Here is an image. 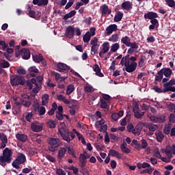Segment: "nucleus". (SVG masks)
<instances>
[{
    "label": "nucleus",
    "mask_w": 175,
    "mask_h": 175,
    "mask_svg": "<svg viewBox=\"0 0 175 175\" xmlns=\"http://www.w3.org/2000/svg\"><path fill=\"white\" fill-rule=\"evenodd\" d=\"M57 135H60L63 140H65V142H67V143H70V142H72L70 137H72V139H75L76 136L75 135V133L69 132V130L64 122H61L60 125L59 126Z\"/></svg>",
    "instance_id": "1"
},
{
    "label": "nucleus",
    "mask_w": 175,
    "mask_h": 175,
    "mask_svg": "<svg viewBox=\"0 0 175 175\" xmlns=\"http://www.w3.org/2000/svg\"><path fill=\"white\" fill-rule=\"evenodd\" d=\"M120 64L122 66H124V65L126 72H128V73L135 72L136 70V68H137V63L129 61V55H126L123 57L121 59Z\"/></svg>",
    "instance_id": "2"
},
{
    "label": "nucleus",
    "mask_w": 175,
    "mask_h": 175,
    "mask_svg": "<svg viewBox=\"0 0 175 175\" xmlns=\"http://www.w3.org/2000/svg\"><path fill=\"white\" fill-rule=\"evenodd\" d=\"M42 81H43V77L38 76L37 77V81L35 79H31L27 81V84L29 90L33 89V92L35 94H38V92L40 91V84H42Z\"/></svg>",
    "instance_id": "3"
},
{
    "label": "nucleus",
    "mask_w": 175,
    "mask_h": 175,
    "mask_svg": "<svg viewBox=\"0 0 175 175\" xmlns=\"http://www.w3.org/2000/svg\"><path fill=\"white\" fill-rule=\"evenodd\" d=\"M48 143L49 144V150L51 152H54L59 147V145L61 144V141H59V139L58 138H49Z\"/></svg>",
    "instance_id": "4"
},
{
    "label": "nucleus",
    "mask_w": 175,
    "mask_h": 175,
    "mask_svg": "<svg viewBox=\"0 0 175 175\" xmlns=\"http://www.w3.org/2000/svg\"><path fill=\"white\" fill-rule=\"evenodd\" d=\"M25 161H27L25 154L20 153L19 155L17 157L16 159L13 161L12 166L13 167H15V169H19V165L24 163Z\"/></svg>",
    "instance_id": "5"
},
{
    "label": "nucleus",
    "mask_w": 175,
    "mask_h": 175,
    "mask_svg": "<svg viewBox=\"0 0 175 175\" xmlns=\"http://www.w3.org/2000/svg\"><path fill=\"white\" fill-rule=\"evenodd\" d=\"M162 152H165L167 157H161V161H163V162H165V163H169L173 157L172 152L170 151V148L167 146L165 149L162 150Z\"/></svg>",
    "instance_id": "6"
},
{
    "label": "nucleus",
    "mask_w": 175,
    "mask_h": 175,
    "mask_svg": "<svg viewBox=\"0 0 175 175\" xmlns=\"http://www.w3.org/2000/svg\"><path fill=\"white\" fill-rule=\"evenodd\" d=\"M10 81L12 85H18V84H21V85H24V84H25V79L21 76H16L11 78Z\"/></svg>",
    "instance_id": "7"
},
{
    "label": "nucleus",
    "mask_w": 175,
    "mask_h": 175,
    "mask_svg": "<svg viewBox=\"0 0 175 175\" xmlns=\"http://www.w3.org/2000/svg\"><path fill=\"white\" fill-rule=\"evenodd\" d=\"M12 155H13V152L9 148H5L3 151V157L6 159L7 163H10L12 161Z\"/></svg>",
    "instance_id": "8"
},
{
    "label": "nucleus",
    "mask_w": 175,
    "mask_h": 175,
    "mask_svg": "<svg viewBox=\"0 0 175 175\" xmlns=\"http://www.w3.org/2000/svg\"><path fill=\"white\" fill-rule=\"evenodd\" d=\"M102 47L103 48L99 53V55L100 58H103V57L105 56V54H106V53H107L109 50H110V43H109L108 42H105L102 44Z\"/></svg>",
    "instance_id": "9"
},
{
    "label": "nucleus",
    "mask_w": 175,
    "mask_h": 175,
    "mask_svg": "<svg viewBox=\"0 0 175 175\" xmlns=\"http://www.w3.org/2000/svg\"><path fill=\"white\" fill-rule=\"evenodd\" d=\"M133 111L135 118H142V117L144 116V111H140V109H139V105H135L133 107Z\"/></svg>",
    "instance_id": "10"
},
{
    "label": "nucleus",
    "mask_w": 175,
    "mask_h": 175,
    "mask_svg": "<svg viewBox=\"0 0 175 175\" xmlns=\"http://www.w3.org/2000/svg\"><path fill=\"white\" fill-rule=\"evenodd\" d=\"M31 129L33 132H41V131H43V126L38 123V122H34L31 124Z\"/></svg>",
    "instance_id": "11"
},
{
    "label": "nucleus",
    "mask_w": 175,
    "mask_h": 175,
    "mask_svg": "<svg viewBox=\"0 0 175 175\" xmlns=\"http://www.w3.org/2000/svg\"><path fill=\"white\" fill-rule=\"evenodd\" d=\"M120 42L121 43H122V44H124L122 46V49H124L125 46H126V47H130L131 44H133L132 42H131V38L127 36H123L121 38Z\"/></svg>",
    "instance_id": "12"
},
{
    "label": "nucleus",
    "mask_w": 175,
    "mask_h": 175,
    "mask_svg": "<svg viewBox=\"0 0 175 175\" xmlns=\"http://www.w3.org/2000/svg\"><path fill=\"white\" fill-rule=\"evenodd\" d=\"M146 128L148 129V135L149 136H152L154 132L158 129V125L154 124H148L146 125Z\"/></svg>",
    "instance_id": "13"
},
{
    "label": "nucleus",
    "mask_w": 175,
    "mask_h": 175,
    "mask_svg": "<svg viewBox=\"0 0 175 175\" xmlns=\"http://www.w3.org/2000/svg\"><path fill=\"white\" fill-rule=\"evenodd\" d=\"M146 20H154V18H158V14L154 12H148L144 14V16Z\"/></svg>",
    "instance_id": "14"
},
{
    "label": "nucleus",
    "mask_w": 175,
    "mask_h": 175,
    "mask_svg": "<svg viewBox=\"0 0 175 175\" xmlns=\"http://www.w3.org/2000/svg\"><path fill=\"white\" fill-rule=\"evenodd\" d=\"M66 36L69 39H72L75 35V28L72 26H68L66 30Z\"/></svg>",
    "instance_id": "15"
},
{
    "label": "nucleus",
    "mask_w": 175,
    "mask_h": 175,
    "mask_svg": "<svg viewBox=\"0 0 175 175\" xmlns=\"http://www.w3.org/2000/svg\"><path fill=\"white\" fill-rule=\"evenodd\" d=\"M70 69V67L66 64L59 63L57 64V70L59 72H68Z\"/></svg>",
    "instance_id": "16"
},
{
    "label": "nucleus",
    "mask_w": 175,
    "mask_h": 175,
    "mask_svg": "<svg viewBox=\"0 0 175 175\" xmlns=\"http://www.w3.org/2000/svg\"><path fill=\"white\" fill-rule=\"evenodd\" d=\"M117 29H118V28L117 27V25L113 24V25H109L106 28L107 35H111V33L113 32H116Z\"/></svg>",
    "instance_id": "17"
},
{
    "label": "nucleus",
    "mask_w": 175,
    "mask_h": 175,
    "mask_svg": "<svg viewBox=\"0 0 175 175\" xmlns=\"http://www.w3.org/2000/svg\"><path fill=\"white\" fill-rule=\"evenodd\" d=\"M33 60L36 64H40V62H42L43 65H46V62H44V59H43V55L42 54L36 55L33 56Z\"/></svg>",
    "instance_id": "18"
},
{
    "label": "nucleus",
    "mask_w": 175,
    "mask_h": 175,
    "mask_svg": "<svg viewBox=\"0 0 175 175\" xmlns=\"http://www.w3.org/2000/svg\"><path fill=\"white\" fill-rule=\"evenodd\" d=\"M129 47L127 51V54H133V53H135V50L139 49V45H137L136 42H133Z\"/></svg>",
    "instance_id": "19"
},
{
    "label": "nucleus",
    "mask_w": 175,
    "mask_h": 175,
    "mask_svg": "<svg viewBox=\"0 0 175 175\" xmlns=\"http://www.w3.org/2000/svg\"><path fill=\"white\" fill-rule=\"evenodd\" d=\"M133 6V4H132V2L131 1H124L122 3V9H124V10H131Z\"/></svg>",
    "instance_id": "20"
},
{
    "label": "nucleus",
    "mask_w": 175,
    "mask_h": 175,
    "mask_svg": "<svg viewBox=\"0 0 175 175\" xmlns=\"http://www.w3.org/2000/svg\"><path fill=\"white\" fill-rule=\"evenodd\" d=\"M101 13L103 15L104 14H110L111 13V10L109 9V7L106 4H103L100 7Z\"/></svg>",
    "instance_id": "21"
},
{
    "label": "nucleus",
    "mask_w": 175,
    "mask_h": 175,
    "mask_svg": "<svg viewBox=\"0 0 175 175\" xmlns=\"http://www.w3.org/2000/svg\"><path fill=\"white\" fill-rule=\"evenodd\" d=\"M151 25L149 26V29H155V28H158L159 27V22L157 18L152 19L150 21Z\"/></svg>",
    "instance_id": "22"
},
{
    "label": "nucleus",
    "mask_w": 175,
    "mask_h": 175,
    "mask_svg": "<svg viewBox=\"0 0 175 175\" xmlns=\"http://www.w3.org/2000/svg\"><path fill=\"white\" fill-rule=\"evenodd\" d=\"M155 136L157 142L159 143H162L163 140V137H165V135H163V133L161 131H157L155 132Z\"/></svg>",
    "instance_id": "23"
},
{
    "label": "nucleus",
    "mask_w": 175,
    "mask_h": 175,
    "mask_svg": "<svg viewBox=\"0 0 175 175\" xmlns=\"http://www.w3.org/2000/svg\"><path fill=\"white\" fill-rule=\"evenodd\" d=\"M93 70L95 72L96 76H98V77H103V73L100 72V68H99V65L95 64L93 66Z\"/></svg>",
    "instance_id": "24"
},
{
    "label": "nucleus",
    "mask_w": 175,
    "mask_h": 175,
    "mask_svg": "<svg viewBox=\"0 0 175 175\" xmlns=\"http://www.w3.org/2000/svg\"><path fill=\"white\" fill-rule=\"evenodd\" d=\"M79 163H81V167H84V166H85V165H87V159L85 158V154H80Z\"/></svg>",
    "instance_id": "25"
},
{
    "label": "nucleus",
    "mask_w": 175,
    "mask_h": 175,
    "mask_svg": "<svg viewBox=\"0 0 175 175\" xmlns=\"http://www.w3.org/2000/svg\"><path fill=\"white\" fill-rule=\"evenodd\" d=\"M57 100H59L61 102H63V103H65L66 105H69L70 103V101H69L68 99L65 97V96L62 94H59L57 96Z\"/></svg>",
    "instance_id": "26"
},
{
    "label": "nucleus",
    "mask_w": 175,
    "mask_h": 175,
    "mask_svg": "<svg viewBox=\"0 0 175 175\" xmlns=\"http://www.w3.org/2000/svg\"><path fill=\"white\" fill-rule=\"evenodd\" d=\"M109 154L111 155V157H116L118 158V159H121L122 158V154L116 150L111 149L109 150Z\"/></svg>",
    "instance_id": "27"
},
{
    "label": "nucleus",
    "mask_w": 175,
    "mask_h": 175,
    "mask_svg": "<svg viewBox=\"0 0 175 175\" xmlns=\"http://www.w3.org/2000/svg\"><path fill=\"white\" fill-rule=\"evenodd\" d=\"M22 57L23 59H29L31 57V53L28 49H23L22 51Z\"/></svg>",
    "instance_id": "28"
},
{
    "label": "nucleus",
    "mask_w": 175,
    "mask_h": 175,
    "mask_svg": "<svg viewBox=\"0 0 175 175\" xmlns=\"http://www.w3.org/2000/svg\"><path fill=\"white\" fill-rule=\"evenodd\" d=\"M65 154H66V148H60L59 149V152H58V154H57L58 159H62L64 157H65Z\"/></svg>",
    "instance_id": "29"
},
{
    "label": "nucleus",
    "mask_w": 175,
    "mask_h": 175,
    "mask_svg": "<svg viewBox=\"0 0 175 175\" xmlns=\"http://www.w3.org/2000/svg\"><path fill=\"white\" fill-rule=\"evenodd\" d=\"M16 139H18V140H20V142H27V140H28V136L25 134H16Z\"/></svg>",
    "instance_id": "30"
},
{
    "label": "nucleus",
    "mask_w": 175,
    "mask_h": 175,
    "mask_svg": "<svg viewBox=\"0 0 175 175\" xmlns=\"http://www.w3.org/2000/svg\"><path fill=\"white\" fill-rule=\"evenodd\" d=\"M122 17H124V14L121 12H118V14L114 16L113 21H115V23H118L122 20Z\"/></svg>",
    "instance_id": "31"
},
{
    "label": "nucleus",
    "mask_w": 175,
    "mask_h": 175,
    "mask_svg": "<svg viewBox=\"0 0 175 175\" xmlns=\"http://www.w3.org/2000/svg\"><path fill=\"white\" fill-rule=\"evenodd\" d=\"M120 50V44L119 43H114L111 46L110 51L111 53H116Z\"/></svg>",
    "instance_id": "32"
},
{
    "label": "nucleus",
    "mask_w": 175,
    "mask_h": 175,
    "mask_svg": "<svg viewBox=\"0 0 175 175\" xmlns=\"http://www.w3.org/2000/svg\"><path fill=\"white\" fill-rule=\"evenodd\" d=\"M49 94H44L42 97V106H46L47 103H49Z\"/></svg>",
    "instance_id": "33"
},
{
    "label": "nucleus",
    "mask_w": 175,
    "mask_h": 175,
    "mask_svg": "<svg viewBox=\"0 0 175 175\" xmlns=\"http://www.w3.org/2000/svg\"><path fill=\"white\" fill-rule=\"evenodd\" d=\"M76 15V11L72 10L69 13L64 16L63 20H68V18H72L74 16Z\"/></svg>",
    "instance_id": "34"
},
{
    "label": "nucleus",
    "mask_w": 175,
    "mask_h": 175,
    "mask_svg": "<svg viewBox=\"0 0 175 175\" xmlns=\"http://www.w3.org/2000/svg\"><path fill=\"white\" fill-rule=\"evenodd\" d=\"M120 39V37H118V34H113L111 37L109 38V42H111V43H117Z\"/></svg>",
    "instance_id": "35"
},
{
    "label": "nucleus",
    "mask_w": 175,
    "mask_h": 175,
    "mask_svg": "<svg viewBox=\"0 0 175 175\" xmlns=\"http://www.w3.org/2000/svg\"><path fill=\"white\" fill-rule=\"evenodd\" d=\"M91 33L90 31L86 32L83 37V40L84 43H88V42L91 40Z\"/></svg>",
    "instance_id": "36"
},
{
    "label": "nucleus",
    "mask_w": 175,
    "mask_h": 175,
    "mask_svg": "<svg viewBox=\"0 0 175 175\" xmlns=\"http://www.w3.org/2000/svg\"><path fill=\"white\" fill-rule=\"evenodd\" d=\"M120 148L122 151V152H124L125 154H129L131 152V150L129 148H126V143H123L120 145Z\"/></svg>",
    "instance_id": "37"
},
{
    "label": "nucleus",
    "mask_w": 175,
    "mask_h": 175,
    "mask_svg": "<svg viewBox=\"0 0 175 175\" xmlns=\"http://www.w3.org/2000/svg\"><path fill=\"white\" fill-rule=\"evenodd\" d=\"M10 66L9 62L6 60H0V68H6Z\"/></svg>",
    "instance_id": "38"
},
{
    "label": "nucleus",
    "mask_w": 175,
    "mask_h": 175,
    "mask_svg": "<svg viewBox=\"0 0 175 175\" xmlns=\"http://www.w3.org/2000/svg\"><path fill=\"white\" fill-rule=\"evenodd\" d=\"M164 72V76L165 77H170L172 76V73H173V71H172V69L169 68H163Z\"/></svg>",
    "instance_id": "39"
},
{
    "label": "nucleus",
    "mask_w": 175,
    "mask_h": 175,
    "mask_svg": "<svg viewBox=\"0 0 175 175\" xmlns=\"http://www.w3.org/2000/svg\"><path fill=\"white\" fill-rule=\"evenodd\" d=\"M25 114L26 120L28 121V122H31L33 119V113H32V112H26Z\"/></svg>",
    "instance_id": "40"
},
{
    "label": "nucleus",
    "mask_w": 175,
    "mask_h": 175,
    "mask_svg": "<svg viewBox=\"0 0 175 175\" xmlns=\"http://www.w3.org/2000/svg\"><path fill=\"white\" fill-rule=\"evenodd\" d=\"M73 91H75V85H68L66 89V95H70Z\"/></svg>",
    "instance_id": "41"
},
{
    "label": "nucleus",
    "mask_w": 175,
    "mask_h": 175,
    "mask_svg": "<svg viewBox=\"0 0 175 175\" xmlns=\"http://www.w3.org/2000/svg\"><path fill=\"white\" fill-rule=\"evenodd\" d=\"M166 106H167V109L170 111H174V110H175V105L173 104V103L168 102V103H167Z\"/></svg>",
    "instance_id": "42"
},
{
    "label": "nucleus",
    "mask_w": 175,
    "mask_h": 175,
    "mask_svg": "<svg viewBox=\"0 0 175 175\" xmlns=\"http://www.w3.org/2000/svg\"><path fill=\"white\" fill-rule=\"evenodd\" d=\"M55 80L59 81H65V79H66V77H61V75L57 72H55Z\"/></svg>",
    "instance_id": "43"
},
{
    "label": "nucleus",
    "mask_w": 175,
    "mask_h": 175,
    "mask_svg": "<svg viewBox=\"0 0 175 175\" xmlns=\"http://www.w3.org/2000/svg\"><path fill=\"white\" fill-rule=\"evenodd\" d=\"M166 5L169 6V8H175V1L174 0H164Z\"/></svg>",
    "instance_id": "44"
},
{
    "label": "nucleus",
    "mask_w": 175,
    "mask_h": 175,
    "mask_svg": "<svg viewBox=\"0 0 175 175\" xmlns=\"http://www.w3.org/2000/svg\"><path fill=\"white\" fill-rule=\"evenodd\" d=\"M55 125H57V120H49L47 122V126L49 127V128H55Z\"/></svg>",
    "instance_id": "45"
},
{
    "label": "nucleus",
    "mask_w": 175,
    "mask_h": 175,
    "mask_svg": "<svg viewBox=\"0 0 175 175\" xmlns=\"http://www.w3.org/2000/svg\"><path fill=\"white\" fill-rule=\"evenodd\" d=\"M0 140L1 143H8V137L6 136V135H5V133H0Z\"/></svg>",
    "instance_id": "46"
},
{
    "label": "nucleus",
    "mask_w": 175,
    "mask_h": 175,
    "mask_svg": "<svg viewBox=\"0 0 175 175\" xmlns=\"http://www.w3.org/2000/svg\"><path fill=\"white\" fill-rule=\"evenodd\" d=\"M144 61H146V56H140L139 61L138 62L139 68H143V66L144 65Z\"/></svg>",
    "instance_id": "47"
},
{
    "label": "nucleus",
    "mask_w": 175,
    "mask_h": 175,
    "mask_svg": "<svg viewBox=\"0 0 175 175\" xmlns=\"http://www.w3.org/2000/svg\"><path fill=\"white\" fill-rule=\"evenodd\" d=\"M175 92V87L174 86H165L164 87V93L165 92Z\"/></svg>",
    "instance_id": "48"
},
{
    "label": "nucleus",
    "mask_w": 175,
    "mask_h": 175,
    "mask_svg": "<svg viewBox=\"0 0 175 175\" xmlns=\"http://www.w3.org/2000/svg\"><path fill=\"white\" fill-rule=\"evenodd\" d=\"M6 163H8V161H6V159L3 156H0L1 166H3V167H5L6 166Z\"/></svg>",
    "instance_id": "49"
},
{
    "label": "nucleus",
    "mask_w": 175,
    "mask_h": 175,
    "mask_svg": "<svg viewBox=\"0 0 175 175\" xmlns=\"http://www.w3.org/2000/svg\"><path fill=\"white\" fill-rule=\"evenodd\" d=\"M172 85H175V79H171L168 82L163 83V87H170Z\"/></svg>",
    "instance_id": "50"
},
{
    "label": "nucleus",
    "mask_w": 175,
    "mask_h": 175,
    "mask_svg": "<svg viewBox=\"0 0 175 175\" xmlns=\"http://www.w3.org/2000/svg\"><path fill=\"white\" fill-rule=\"evenodd\" d=\"M163 131L165 135H169L172 131V126H170V125H165Z\"/></svg>",
    "instance_id": "51"
},
{
    "label": "nucleus",
    "mask_w": 175,
    "mask_h": 175,
    "mask_svg": "<svg viewBox=\"0 0 175 175\" xmlns=\"http://www.w3.org/2000/svg\"><path fill=\"white\" fill-rule=\"evenodd\" d=\"M100 102H101L100 103L101 109H107V104L109 103V102L103 99H101Z\"/></svg>",
    "instance_id": "52"
},
{
    "label": "nucleus",
    "mask_w": 175,
    "mask_h": 175,
    "mask_svg": "<svg viewBox=\"0 0 175 175\" xmlns=\"http://www.w3.org/2000/svg\"><path fill=\"white\" fill-rule=\"evenodd\" d=\"M68 152L70 155H72L73 158H76V154L75 153V149H73L72 147L69 146L68 148Z\"/></svg>",
    "instance_id": "53"
},
{
    "label": "nucleus",
    "mask_w": 175,
    "mask_h": 175,
    "mask_svg": "<svg viewBox=\"0 0 175 175\" xmlns=\"http://www.w3.org/2000/svg\"><path fill=\"white\" fill-rule=\"evenodd\" d=\"M154 157L156 158H158L159 159H161L162 158V155H161V152H159V149L156 148L154 152Z\"/></svg>",
    "instance_id": "54"
},
{
    "label": "nucleus",
    "mask_w": 175,
    "mask_h": 175,
    "mask_svg": "<svg viewBox=\"0 0 175 175\" xmlns=\"http://www.w3.org/2000/svg\"><path fill=\"white\" fill-rule=\"evenodd\" d=\"M98 50H99V45L92 46L91 52L93 54H98Z\"/></svg>",
    "instance_id": "55"
},
{
    "label": "nucleus",
    "mask_w": 175,
    "mask_h": 175,
    "mask_svg": "<svg viewBox=\"0 0 175 175\" xmlns=\"http://www.w3.org/2000/svg\"><path fill=\"white\" fill-rule=\"evenodd\" d=\"M39 116H44L46 114V108L44 107H40L38 110Z\"/></svg>",
    "instance_id": "56"
},
{
    "label": "nucleus",
    "mask_w": 175,
    "mask_h": 175,
    "mask_svg": "<svg viewBox=\"0 0 175 175\" xmlns=\"http://www.w3.org/2000/svg\"><path fill=\"white\" fill-rule=\"evenodd\" d=\"M39 108H40L39 107V103L37 100L34 101L33 103V111H35V112L38 111V110H39Z\"/></svg>",
    "instance_id": "57"
},
{
    "label": "nucleus",
    "mask_w": 175,
    "mask_h": 175,
    "mask_svg": "<svg viewBox=\"0 0 175 175\" xmlns=\"http://www.w3.org/2000/svg\"><path fill=\"white\" fill-rule=\"evenodd\" d=\"M94 90L95 89H94L91 85H88L85 87V91L86 92H94Z\"/></svg>",
    "instance_id": "58"
},
{
    "label": "nucleus",
    "mask_w": 175,
    "mask_h": 175,
    "mask_svg": "<svg viewBox=\"0 0 175 175\" xmlns=\"http://www.w3.org/2000/svg\"><path fill=\"white\" fill-rule=\"evenodd\" d=\"M21 104L23 105V106H25V107H29V106H31V101L27 100H22Z\"/></svg>",
    "instance_id": "59"
},
{
    "label": "nucleus",
    "mask_w": 175,
    "mask_h": 175,
    "mask_svg": "<svg viewBox=\"0 0 175 175\" xmlns=\"http://www.w3.org/2000/svg\"><path fill=\"white\" fill-rule=\"evenodd\" d=\"M90 44L92 46H99V44H98V38L95 37L92 39L90 41Z\"/></svg>",
    "instance_id": "60"
},
{
    "label": "nucleus",
    "mask_w": 175,
    "mask_h": 175,
    "mask_svg": "<svg viewBox=\"0 0 175 175\" xmlns=\"http://www.w3.org/2000/svg\"><path fill=\"white\" fill-rule=\"evenodd\" d=\"M141 146L143 149L147 148L148 144L147 143V141L144 139H141Z\"/></svg>",
    "instance_id": "61"
},
{
    "label": "nucleus",
    "mask_w": 175,
    "mask_h": 175,
    "mask_svg": "<svg viewBox=\"0 0 175 175\" xmlns=\"http://www.w3.org/2000/svg\"><path fill=\"white\" fill-rule=\"evenodd\" d=\"M103 100H105L107 102H110V99H111V97L109 94H103L102 95Z\"/></svg>",
    "instance_id": "62"
},
{
    "label": "nucleus",
    "mask_w": 175,
    "mask_h": 175,
    "mask_svg": "<svg viewBox=\"0 0 175 175\" xmlns=\"http://www.w3.org/2000/svg\"><path fill=\"white\" fill-rule=\"evenodd\" d=\"M8 47V45L5 42V41L0 40V49L5 50Z\"/></svg>",
    "instance_id": "63"
},
{
    "label": "nucleus",
    "mask_w": 175,
    "mask_h": 175,
    "mask_svg": "<svg viewBox=\"0 0 175 175\" xmlns=\"http://www.w3.org/2000/svg\"><path fill=\"white\" fill-rule=\"evenodd\" d=\"M56 173L58 175H66V172L64 170L59 168L56 170Z\"/></svg>",
    "instance_id": "64"
}]
</instances>
